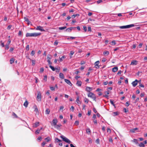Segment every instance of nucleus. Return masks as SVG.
<instances>
[{
    "mask_svg": "<svg viewBox=\"0 0 147 147\" xmlns=\"http://www.w3.org/2000/svg\"><path fill=\"white\" fill-rule=\"evenodd\" d=\"M12 27V26L11 25H10L8 26L7 27V29L8 30L10 29Z\"/></svg>",
    "mask_w": 147,
    "mask_h": 147,
    "instance_id": "obj_64",
    "label": "nucleus"
},
{
    "mask_svg": "<svg viewBox=\"0 0 147 147\" xmlns=\"http://www.w3.org/2000/svg\"><path fill=\"white\" fill-rule=\"evenodd\" d=\"M46 144V143L45 142H43L41 144V145L43 147Z\"/></svg>",
    "mask_w": 147,
    "mask_h": 147,
    "instance_id": "obj_56",
    "label": "nucleus"
},
{
    "mask_svg": "<svg viewBox=\"0 0 147 147\" xmlns=\"http://www.w3.org/2000/svg\"><path fill=\"white\" fill-rule=\"evenodd\" d=\"M118 114L117 112H116L113 113V115L114 116L118 115Z\"/></svg>",
    "mask_w": 147,
    "mask_h": 147,
    "instance_id": "obj_40",
    "label": "nucleus"
},
{
    "mask_svg": "<svg viewBox=\"0 0 147 147\" xmlns=\"http://www.w3.org/2000/svg\"><path fill=\"white\" fill-rule=\"evenodd\" d=\"M79 122L78 121H76L75 122V124L76 125H78L79 124Z\"/></svg>",
    "mask_w": 147,
    "mask_h": 147,
    "instance_id": "obj_48",
    "label": "nucleus"
},
{
    "mask_svg": "<svg viewBox=\"0 0 147 147\" xmlns=\"http://www.w3.org/2000/svg\"><path fill=\"white\" fill-rule=\"evenodd\" d=\"M26 36L28 37H32V33H27L26 34Z\"/></svg>",
    "mask_w": 147,
    "mask_h": 147,
    "instance_id": "obj_23",
    "label": "nucleus"
},
{
    "mask_svg": "<svg viewBox=\"0 0 147 147\" xmlns=\"http://www.w3.org/2000/svg\"><path fill=\"white\" fill-rule=\"evenodd\" d=\"M80 15L79 14H77L75 15H73L71 17L72 18H75L76 16H79Z\"/></svg>",
    "mask_w": 147,
    "mask_h": 147,
    "instance_id": "obj_30",
    "label": "nucleus"
},
{
    "mask_svg": "<svg viewBox=\"0 0 147 147\" xmlns=\"http://www.w3.org/2000/svg\"><path fill=\"white\" fill-rule=\"evenodd\" d=\"M138 80H136L135 81L133 82L132 83V84L133 86L135 87L138 84Z\"/></svg>",
    "mask_w": 147,
    "mask_h": 147,
    "instance_id": "obj_7",
    "label": "nucleus"
},
{
    "mask_svg": "<svg viewBox=\"0 0 147 147\" xmlns=\"http://www.w3.org/2000/svg\"><path fill=\"white\" fill-rule=\"evenodd\" d=\"M41 34L40 33H32V37H36L40 36Z\"/></svg>",
    "mask_w": 147,
    "mask_h": 147,
    "instance_id": "obj_5",
    "label": "nucleus"
},
{
    "mask_svg": "<svg viewBox=\"0 0 147 147\" xmlns=\"http://www.w3.org/2000/svg\"><path fill=\"white\" fill-rule=\"evenodd\" d=\"M41 99V95L40 92H38L37 96V99L38 101H40Z\"/></svg>",
    "mask_w": 147,
    "mask_h": 147,
    "instance_id": "obj_4",
    "label": "nucleus"
},
{
    "mask_svg": "<svg viewBox=\"0 0 147 147\" xmlns=\"http://www.w3.org/2000/svg\"><path fill=\"white\" fill-rule=\"evenodd\" d=\"M55 140L56 142H61V140L59 139L58 138H56L55 139Z\"/></svg>",
    "mask_w": 147,
    "mask_h": 147,
    "instance_id": "obj_31",
    "label": "nucleus"
},
{
    "mask_svg": "<svg viewBox=\"0 0 147 147\" xmlns=\"http://www.w3.org/2000/svg\"><path fill=\"white\" fill-rule=\"evenodd\" d=\"M47 61H50L51 59V56L49 55V56H47Z\"/></svg>",
    "mask_w": 147,
    "mask_h": 147,
    "instance_id": "obj_38",
    "label": "nucleus"
},
{
    "mask_svg": "<svg viewBox=\"0 0 147 147\" xmlns=\"http://www.w3.org/2000/svg\"><path fill=\"white\" fill-rule=\"evenodd\" d=\"M14 61V60L13 58H11L10 60V63L11 64H12L13 63Z\"/></svg>",
    "mask_w": 147,
    "mask_h": 147,
    "instance_id": "obj_35",
    "label": "nucleus"
},
{
    "mask_svg": "<svg viewBox=\"0 0 147 147\" xmlns=\"http://www.w3.org/2000/svg\"><path fill=\"white\" fill-rule=\"evenodd\" d=\"M49 67L53 71H55V68L53 67L51 65H50L49 66Z\"/></svg>",
    "mask_w": 147,
    "mask_h": 147,
    "instance_id": "obj_36",
    "label": "nucleus"
},
{
    "mask_svg": "<svg viewBox=\"0 0 147 147\" xmlns=\"http://www.w3.org/2000/svg\"><path fill=\"white\" fill-rule=\"evenodd\" d=\"M83 29L84 30V31L85 32H86L87 30V28L85 26H83Z\"/></svg>",
    "mask_w": 147,
    "mask_h": 147,
    "instance_id": "obj_39",
    "label": "nucleus"
},
{
    "mask_svg": "<svg viewBox=\"0 0 147 147\" xmlns=\"http://www.w3.org/2000/svg\"><path fill=\"white\" fill-rule=\"evenodd\" d=\"M99 63V61H96L95 63V67L97 68L98 69L99 68V67L98 66V64Z\"/></svg>",
    "mask_w": 147,
    "mask_h": 147,
    "instance_id": "obj_8",
    "label": "nucleus"
},
{
    "mask_svg": "<svg viewBox=\"0 0 147 147\" xmlns=\"http://www.w3.org/2000/svg\"><path fill=\"white\" fill-rule=\"evenodd\" d=\"M75 27H71L68 28L66 30V31L68 32H71L72 29L73 28H75Z\"/></svg>",
    "mask_w": 147,
    "mask_h": 147,
    "instance_id": "obj_11",
    "label": "nucleus"
},
{
    "mask_svg": "<svg viewBox=\"0 0 147 147\" xmlns=\"http://www.w3.org/2000/svg\"><path fill=\"white\" fill-rule=\"evenodd\" d=\"M86 62L85 61H81L80 63L81 65H82L83 64H84Z\"/></svg>",
    "mask_w": 147,
    "mask_h": 147,
    "instance_id": "obj_55",
    "label": "nucleus"
},
{
    "mask_svg": "<svg viewBox=\"0 0 147 147\" xmlns=\"http://www.w3.org/2000/svg\"><path fill=\"white\" fill-rule=\"evenodd\" d=\"M66 58V57L65 55L62 56L61 58L59 57V61L60 62H61L63 61V59H64Z\"/></svg>",
    "mask_w": 147,
    "mask_h": 147,
    "instance_id": "obj_17",
    "label": "nucleus"
},
{
    "mask_svg": "<svg viewBox=\"0 0 147 147\" xmlns=\"http://www.w3.org/2000/svg\"><path fill=\"white\" fill-rule=\"evenodd\" d=\"M134 26V24H131L130 25H127L126 26H117L118 27H119L121 29H125V28H129L131 27Z\"/></svg>",
    "mask_w": 147,
    "mask_h": 147,
    "instance_id": "obj_1",
    "label": "nucleus"
},
{
    "mask_svg": "<svg viewBox=\"0 0 147 147\" xmlns=\"http://www.w3.org/2000/svg\"><path fill=\"white\" fill-rule=\"evenodd\" d=\"M84 100L85 102H86L87 103H88L89 101L88 99L86 98H84Z\"/></svg>",
    "mask_w": 147,
    "mask_h": 147,
    "instance_id": "obj_41",
    "label": "nucleus"
},
{
    "mask_svg": "<svg viewBox=\"0 0 147 147\" xmlns=\"http://www.w3.org/2000/svg\"><path fill=\"white\" fill-rule=\"evenodd\" d=\"M50 112V110L49 109H47L45 111V114L47 115L49 114Z\"/></svg>",
    "mask_w": 147,
    "mask_h": 147,
    "instance_id": "obj_22",
    "label": "nucleus"
},
{
    "mask_svg": "<svg viewBox=\"0 0 147 147\" xmlns=\"http://www.w3.org/2000/svg\"><path fill=\"white\" fill-rule=\"evenodd\" d=\"M125 113H127L128 111V109H126L125 108H124L123 109Z\"/></svg>",
    "mask_w": 147,
    "mask_h": 147,
    "instance_id": "obj_59",
    "label": "nucleus"
},
{
    "mask_svg": "<svg viewBox=\"0 0 147 147\" xmlns=\"http://www.w3.org/2000/svg\"><path fill=\"white\" fill-rule=\"evenodd\" d=\"M110 102H111V104L113 105V106H114V107H115V105L114 104V103H113V101L111 100H110Z\"/></svg>",
    "mask_w": 147,
    "mask_h": 147,
    "instance_id": "obj_44",
    "label": "nucleus"
},
{
    "mask_svg": "<svg viewBox=\"0 0 147 147\" xmlns=\"http://www.w3.org/2000/svg\"><path fill=\"white\" fill-rule=\"evenodd\" d=\"M36 30H39L41 31H45V30L43 29V27L40 26H37Z\"/></svg>",
    "mask_w": 147,
    "mask_h": 147,
    "instance_id": "obj_6",
    "label": "nucleus"
},
{
    "mask_svg": "<svg viewBox=\"0 0 147 147\" xmlns=\"http://www.w3.org/2000/svg\"><path fill=\"white\" fill-rule=\"evenodd\" d=\"M76 101L78 104H80V102L79 100V96H78L77 97Z\"/></svg>",
    "mask_w": 147,
    "mask_h": 147,
    "instance_id": "obj_27",
    "label": "nucleus"
},
{
    "mask_svg": "<svg viewBox=\"0 0 147 147\" xmlns=\"http://www.w3.org/2000/svg\"><path fill=\"white\" fill-rule=\"evenodd\" d=\"M45 140H47V142H48L51 140V138L49 137H47V138H46Z\"/></svg>",
    "mask_w": 147,
    "mask_h": 147,
    "instance_id": "obj_26",
    "label": "nucleus"
},
{
    "mask_svg": "<svg viewBox=\"0 0 147 147\" xmlns=\"http://www.w3.org/2000/svg\"><path fill=\"white\" fill-rule=\"evenodd\" d=\"M28 104V102L27 100H26L25 102H24V105L26 107H27Z\"/></svg>",
    "mask_w": 147,
    "mask_h": 147,
    "instance_id": "obj_19",
    "label": "nucleus"
},
{
    "mask_svg": "<svg viewBox=\"0 0 147 147\" xmlns=\"http://www.w3.org/2000/svg\"><path fill=\"white\" fill-rule=\"evenodd\" d=\"M88 139L89 142L90 143H91L92 142V140L90 138H89Z\"/></svg>",
    "mask_w": 147,
    "mask_h": 147,
    "instance_id": "obj_45",
    "label": "nucleus"
},
{
    "mask_svg": "<svg viewBox=\"0 0 147 147\" xmlns=\"http://www.w3.org/2000/svg\"><path fill=\"white\" fill-rule=\"evenodd\" d=\"M35 52L34 51H32L31 52V54L32 56H33L35 54Z\"/></svg>",
    "mask_w": 147,
    "mask_h": 147,
    "instance_id": "obj_51",
    "label": "nucleus"
},
{
    "mask_svg": "<svg viewBox=\"0 0 147 147\" xmlns=\"http://www.w3.org/2000/svg\"><path fill=\"white\" fill-rule=\"evenodd\" d=\"M106 59L105 58H103L102 59V61L103 62H105L106 61Z\"/></svg>",
    "mask_w": 147,
    "mask_h": 147,
    "instance_id": "obj_50",
    "label": "nucleus"
},
{
    "mask_svg": "<svg viewBox=\"0 0 147 147\" xmlns=\"http://www.w3.org/2000/svg\"><path fill=\"white\" fill-rule=\"evenodd\" d=\"M118 70V67H115L113 68L112 70V71L114 72H115L117 71Z\"/></svg>",
    "mask_w": 147,
    "mask_h": 147,
    "instance_id": "obj_18",
    "label": "nucleus"
},
{
    "mask_svg": "<svg viewBox=\"0 0 147 147\" xmlns=\"http://www.w3.org/2000/svg\"><path fill=\"white\" fill-rule=\"evenodd\" d=\"M50 88L52 91L55 90V88L53 87H50Z\"/></svg>",
    "mask_w": 147,
    "mask_h": 147,
    "instance_id": "obj_60",
    "label": "nucleus"
},
{
    "mask_svg": "<svg viewBox=\"0 0 147 147\" xmlns=\"http://www.w3.org/2000/svg\"><path fill=\"white\" fill-rule=\"evenodd\" d=\"M108 81H106V82H103V84H104V85H107L108 84Z\"/></svg>",
    "mask_w": 147,
    "mask_h": 147,
    "instance_id": "obj_54",
    "label": "nucleus"
},
{
    "mask_svg": "<svg viewBox=\"0 0 147 147\" xmlns=\"http://www.w3.org/2000/svg\"><path fill=\"white\" fill-rule=\"evenodd\" d=\"M86 133L87 134H90L91 133V130H90V128H88L86 129Z\"/></svg>",
    "mask_w": 147,
    "mask_h": 147,
    "instance_id": "obj_24",
    "label": "nucleus"
},
{
    "mask_svg": "<svg viewBox=\"0 0 147 147\" xmlns=\"http://www.w3.org/2000/svg\"><path fill=\"white\" fill-rule=\"evenodd\" d=\"M110 43L112 45H114L116 44L115 41V40L113 41H112L110 42Z\"/></svg>",
    "mask_w": 147,
    "mask_h": 147,
    "instance_id": "obj_32",
    "label": "nucleus"
},
{
    "mask_svg": "<svg viewBox=\"0 0 147 147\" xmlns=\"http://www.w3.org/2000/svg\"><path fill=\"white\" fill-rule=\"evenodd\" d=\"M107 132H109V133H110L111 132V130L110 128H107Z\"/></svg>",
    "mask_w": 147,
    "mask_h": 147,
    "instance_id": "obj_63",
    "label": "nucleus"
},
{
    "mask_svg": "<svg viewBox=\"0 0 147 147\" xmlns=\"http://www.w3.org/2000/svg\"><path fill=\"white\" fill-rule=\"evenodd\" d=\"M44 71V69L43 68H41L40 69V72L42 73Z\"/></svg>",
    "mask_w": 147,
    "mask_h": 147,
    "instance_id": "obj_53",
    "label": "nucleus"
},
{
    "mask_svg": "<svg viewBox=\"0 0 147 147\" xmlns=\"http://www.w3.org/2000/svg\"><path fill=\"white\" fill-rule=\"evenodd\" d=\"M139 146L140 147H144L145 146V145L142 142H141L139 144Z\"/></svg>",
    "mask_w": 147,
    "mask_h": 147,
    "instance_id": "obj_34",
    "label": "nucleus"
},
{
    "mask_svg": "<svg viewBox=\"0 0 147 147\" xmlns=\"http://www.w3.org/2000/svg\"><path fill=\"white\" fill-rule=\"evenodd\" d=\"M74 107L73 106H72L71 108L70 109V110L73 112L74 111Z\"/></svg>",
    "mask_w": 147,
    "mask_h": 147,
    "instance_id": "obj_43",
    "label": "nucleus"
},
{
    "mask_svg": "<svg viewBox=\"0 0 147 147\" xmlns=\"http://www.w3.org/2000/svg\"><path fill=\"white\" fill-rule=\"evenodd\" d=\"M59 76L61 78L63 79L64 78L63 74L61 73H60L59 74Z\"/></svg>",
    "mask_w": 147,
    "mask_h": 147,
    "instance_id": "obj_20",
    "label": "nucleus"
},
{
    "mask_svg": "<svg viewBox=\"0 0 147 147\" xmlns=\"http://www.w3.org/2000/svg\"><path fill=\"white\" fill-rule=\"evenodd\" d=\"M130 132L131 133H134L135 132V131L134 130V129H133L130 130Z\"/></svg>",
    "mask_w": 147,
    "mask_h": 147,
    "instance_id": "obj_61",
    "label": "nucleus"
},
{
    "mask_svg": "<svg viewBox=\"0 0 147 147\" xmlns=\"http://www.w3.org/2000/svg\"><path fill=\"white\" fill-rule=\"evenodd\" d=\"M42 129V127H41L40 129H38L35 131L36 134H38L39 133L40 130Z\"/></svg>",
    "mask_w": 147,
    "mask_h": 147,
    "instance_id": "obj_29",
    "label": "nucleus"
},
{
    "mask_svg": "<svg viewBox=\"0 0 147 147\" xmlns=\"http://www.w3.org/2000/svg\"><path fill=\"white\" fill-rule=\"evenodd\" d=\"M1 45L3 47H4V43L3 42H2V41H1Z\"/></svg>",
    "mask_w": 147,
    "mask_h": 147,
    "instance_id": "obj_62",
    "label": "nucleus"
},
{
    "mask_svg": "<svg viewBox=\"0 0 147 147\" xmlns=\"http://www.w3.org/2000/svg\"><path fill=\"white\" fill-rule=\"evenodd\" d=\"M67 28L66 26L60 27L59 28V30H63L66 29Z\"/></svg>",
    "mask_w": 147,
    "mask_h": 147,
    "instance_id": "obj_33",
    "label": "nucleus"
},
{
    "mask_svg": "<svg viewBox=\"0 0 147 147\" xmlns=\"http://www.w3.org/2000/svg\"><path fill=\"white\" fill-rule=\"evenodd\" d=\"M88 31L91 32V28L90 27L88 26Z\"/></svg>",
    "mask_w": 147,
    "mask_h": 147,
    "instance_id": "obj_47",
    "label": "nucleus"
},
{
    "mask_svg": "<svg viewBox=\"0 0 147 147\" xmlns=\"http://www.w3.org/2000/svg\"><path fill=\"white\" fill-rule=\"evenodd\" d=\"M109 141L111 142L112 143H113V140L111 138H110L109 139Z\"/></svg>",
    "mask_w": 147,
    "mask_h": 147,
    "instance_id": "obj_57",
    "label": "nucleus"
},
{
    "mask_svg": "<svg viewBox=\"0 0 147 147\" xmlns=\"http://www.w3.org/2000/svg\"><path fill=\"white\" fill-rule=\"evenodd\" d=\"M96 142L98 144H99L100 142H99V139H97L96 140Z\"/></svg>",
    "mask_w": 147,
    "mask_h": 147,
    "instance_id": "obj_58",
    "label": "nucleus"
},
{
    "mask_svg": "<svg viewBox=\"0 0 147 147\" xmlns=\"http://www.w3.org/2000/svg\"><path fill=\"white\" fill-rule=\"evenodd\" d=\"M24 19L25 20V21L27 23V24L28 25H29V24H30L31 23V22L29 20L28 18L26 17H24Z\"/></svg>",
    "mask_w": 147,
    "mask_h": 147,
    "instance_id": "obj_9",
    "label": "nucleus"
},
{
    "mask_svg": "<svg viewBox=\"0 0 147 147\" xmlns=\"http://www.w3.org/2000/svg\"><path fill=\"white\" fill-rule=\"evenodd\" d=\"M34 111L36 112L37 114H38L39 113L38 111V108L36 106H35V110Z\"/></svg>",
    "mask_w": 147,
    "mask_h": 147,
    "instance_id": "obj_25",
    "label": "nucleus"
},
{
    "mask_svg": "<svg viewBox=\"0 0 147 147\" xmlns=\"http://www.w3.org/2000/svg\"><path fill=\"white\" fill-rule=\"evenodd\" d=\"M53 125L55 126L57 124V120L56 119H54L53 120Z\"/></svg>",
    "mask_w": 147,
    "mask_h": 147,
    "instance_id": "obj_13",
    "label": "nucleus"
},
{
    "mask_svg": "<svg viewBox=\"0 0 147 147\" xmlns=\"http://www.w3.org/2000/svg\"><path fill=\"white\" fill-rule=\"evenodd\" d=\"M39 122H36L33 124V127H36L39 125Z\"/></svg>",
    "mask_w": 147,
    "mask_h": 147,
    "instance_id": "obj_16",
    "label": "nucleus"
},
{
    "mask_svg": "<svg viewBox=\"0 0 147 147\" xmlns=\"http://www.w3.org/2000/svg\"><path fill=\"white\" fill-rule=\"evenodd\" d=\"M92 88L89 87L87 86L86 88V90L88 92H90L92 90Z\"/></svg>",
    "mask_w": 147,
    "mask_h": 147,
    "instance_id": "obj_12",
    "label": "nucleus"
},
{
    "mask_svg": "<svg viewBox=\"0 0 147 147\" xmlns=\"http://www.w3.org/2000/svg\"><path fill=\"white\" fill-rule=\"evenodd\" d=\"M133 142H135L136 144H137L138 143V140L136 139H134L133 140Z\"/></svg>",
    "mask_w": 147,
    "mask_h": 147,
    "instance_id": "obj_42",
    "label": "nucleus"
},
{
    "mask_svg": "<svg viewBox=\"0 0 147 147\" xmlns=\"http://www.w3.org/2000/svg\"><path fill=\"white\" fill-rule=\"evenodd\" d=\"M88 96L93 99L94 100H96V98L95 95L92 92H90L88 94Z\"/></svg>",
    "mask_w": 147,
    "mask_h": 147,
    "instance_id": "obj_3",
    "label": "nucleus"
},
{
    "mask_svg": "<svg viewBox=\"0 0 147 147\" xmlns=\"http://www.w3.org/2000/svg\"><path fill=\"white\" fill-rule=\"evenodd\" d=\"M61 126V124H59L58 125H56L55 126H54V127L55 128H56V129H60V127Z\"/></svg>",
    "mask_w": 147,
    "mask_h": 147,
    "instance_id": "obj_14",
    "label": "nucleus"
},
{
    "mask_svg": "<svg viewBox=\"0 0 147 147\" xmlns=\"http://www.w3.org/2000/svg\"><path fill=\"white\" fill-rule=\"evenodd\" d=\"M60 137L62 139L63 141L68 144H70L71 142V141L69 139L63 135L61 136Z\"/></svg>",
    "mask_w": 147,
    "mask_h": 147,
    "instance_id": "obj_2",
    "label": "nucleus"
},
{
    "mask_svg": "<svg viewBox=\"0 0 147 147\" xmlns=\"http://www.w3.org/2000/svg\"><path fill=\"white\" fill-rule=\"evenodd\" d=\"M138 61L136 60H133L131 61L130 65H136L137 64Z\"/></svg>",
    "mask_w": 147,
    "mask_h": 147,
    "instance_id": "obj_10",
    "label": "nucleus"
},
{
    "mask_svg": "<svg viewBox=\"0 0 147 147\" xmlns=\"http://www.w3.org/2000/svg\"><path fill=\"white\" fill-rule=\"evenodd\" d=\"M47 76L46 75L44 76L43 80L45 81V82H46L47 81Z\"/></svg>",
    "mask_w": 147,
    "mask_h": 147,
    "instance_id": "obj_37",
    "label": "nucleus"
},
{
    "mask_svg": "<svg viewBox=\"0 0 147 147\" xmlns=\"http://www.w3.org/2000/svg\"><path fill=\"white\" fill-rule=\"evenodd\" d=\"M32 65H34L35 64V61L34 60H32Z\"/></svg>",
    "mask_w": 147,
    "mask_h": 147,
    "instance_id": "obj_49",
    "label": "nucleus"
},
{
    "mask_svg": "<svg viewBox=\"0 0 147 147\" xmlns=\"http://www.w3.org/2000/svg\"><path fill=\"white\" fill-rule=\"evenodd\" d=\"M9 48V45L8 44H6L5 45V49H8Z\"/></svg>",
    "mask_w": 147,
    "mask_h": 147,
    "instance_id": "obj_52",
    "label": "nucleus"
},
{
    "mask_svg": "<svg viewBox=\"0 0 147 147\" xmlns=\"http://www.w3.org/2000/svg\"><path fill=\"white\" fill-rule=\"evenodd\" d=\"M64 80L65 82L69 85H71L72 84L71 82L69 80L67 79H65Z\"/></svg>",
    "mask_w": 147,
    "mask_h": 147,
    "instance_id": "obj_15",
    "label": "nucleus"
},
{
    "mask_svg": "<svg viewBox=\"0 0 147 147\" xmlns=\"http://www.w3.org/2000/svg\"><path fill=\"white\" fill-rule=\"evenodd\" d=\"M82 83V82L81 81H78L77 82L76 84L78 86H81Z\"/></svg>",
    "mask_w": 147,
    "mask_h": 147,
    "instance_id": "obj_21",
    "label": "nucleus"
},
{
    "mask_svg": "<svg viewBox=\"0 0 147 147\" xmlns=\"http://www.w3.org/2000/svg\"><path fill=\"white\" fill-rule=\"evenodd\" d=\"M58 44V42L57 41V40H56L54 42V45L55 46H56Z\"/></svg>",
    "mask_w": 147,
    "mask_h": 147,
    "instance_id": "obj_46",
    "label": "nucleus"
},
{
    "mask_svg": "<svg viewBox=\"0 0 147 147\" xmlns=\"http://www.w3.org/2000/svg\"><path fill=\"white\" fill-rule=\"evenodd\" d=\"M109 52L108 51H104L103 54L105 55H109Z\"/></svg>",
    "mask_w": 147,
    "mask_h": 147,
    "instance_id": "obj_28",
    "label": "nucleus"
}]
</instances>
